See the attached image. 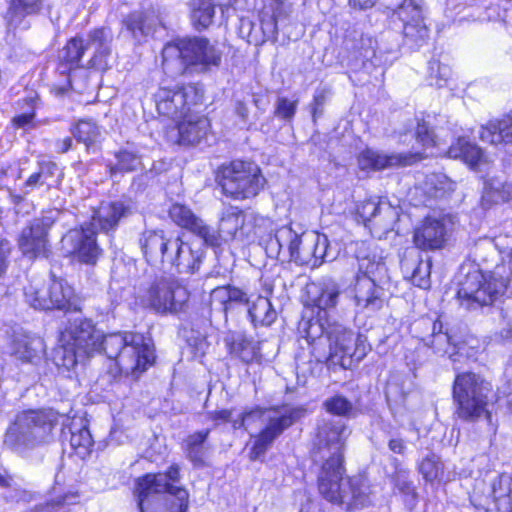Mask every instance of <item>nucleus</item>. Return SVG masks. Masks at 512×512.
<instances>
[{
  "mask_svg": "<svg viewBox=\"0 0 512 512\" xmlns=\"http://www.w3.org/2000/svg\"><path fill=\"white\" fill-rule=\"evenodd\" d=\"M302 328L318 362L350 369L371 350L366 337L324 317L305 321Z\"/></svg>",
  "mask_w": 512,
  "mask_h": 512,
  "instance_id": "f257e3e1",
  "label": "nucleus"
},
{
  "mask_svg": "<svg viewBox=\"0 0 512 512\" xmlns=\"http://www.w3.org/2000/svg\"><path fill=\"white\" fill-rule=\"evenodd\" d=\"M507 237L499 236L495 246L502 255V262L497 264L489 274L480 270L469 272L460 283L457 292L460 304L467 309L487 306L503 296L512 275V250L504 246Z\"/></svg>",
  "mask_w": 512,
  "mask_h": 512,
  "instance_id": "f03ea898",
  "label": "nucleus"
},
{
  "mask_svg": "<svg viewBox=\"0 0 512 512\" xmlns=\"http://www.w3.org/2000/svg\"><path fill=\"white\" fill-rule=\"evenodd\" d=\"M306 410L302 407L283 405L269 409H253L240 413L232 420L234 429L245 428L251 431L257 423L264 427L254 437L250 450V458L256 460L263 456L271 447L272 443L284 430L290 427L297 420L305 415Z\"/></svg>",
  "mask_w": 512,
  "mask_h": 512,
  "instance_id": "7ed1b4c3",
  "label": "nucleus"
},
{
  "mask_svg": "<svg viewBox=\"0 0 512 512\" xmlns=\"http://www.w3.org/2000/svg\"><path fill=\"white\" fill-rule=\"evenodd\" d=\"M344 462L321 463L318 489L328 502L346 510L364 508L371 504V490L367 481L360 477L344 478Z\"/></svg>",
  "mask_w": 512,
  "mask_h": 512,
  "instance_id": "20e7f679",
  "label": "nucleus"
},
{
  "mask_svg": "<svg viewBox=\"0 0 512 512\" xmlns=\"http://www.w3.org/2000/svg\"><path fill=\"white\" fill-rule=\"evenodd\" d=\"M141 250L150 264L167 263L180 273L198 269V257L182 238L162 229H147L139 239Z\"/></svg>",
  "mask_w": 512,
  "mask_h": 512,
  "instance_id": "39448f33",
  "label": "nucleus"
},
{
  "mask_svg": "<svg viewBox=\"0 0 512 512\" xmlns=\"http://www.w3.org/2000/svg\"><path fill=\"white\" fill-rule=\"evenodd\" d=\"M104 353L114 359L119 371L134 379L154 362L151 340L139 333L125 332L107 335L103 341Z\"/></svg>",
  "mask_w": 512,
  "mask_h": 512,
  "instance_id": "423d86ee",
  "label": "nucleus"
},
{
  "mask_svg": "<svg viewBox=\"0 0 512 512\" xmlns=\"http://www.w3.org/2000/svg\"><path fill=\"white\" fill-rule=\"evenodd\" d=\"M104 335L87 318H70L60 334V347L57 354L62 357V365L67 369L74 367L96 352L104 351Z\"/></svg>",
  "mask_w": 512,
  "mask_h": 512,
  "instance_id": "0eeeda50",
  "label": "nucleus"
},
{
  "mask_svg": "<svg viewBox=\"0 0 512 512\" xmlns=\"http://www.w3.org/2000/svg\"><path fill=\"white\" fill-rule=\"evenodd\" d=\"M163 66L173 74H183L189 66H217L221 54L205 38L180 40L165 45L162 51Z\"/></svg>",
  "mask_w": 512,
  "mask_h": 512,
  "instance_id": "6e6552de",
  "label": "nucleus"
},
{
  "mask_svg": "<svg viewBox=\"0 0 512 512\" xmlns=\"http://www.w3.org/2000/svg\"><path fill=\"white\" fill-rule=\"evenodd\" d=\"M165 475H145L137 480L136 492L141 512H186L188 492L184 488H169Z\"/></svg>",
  "mask_w": 512,
  "mask_h": 512,
  "instance_id": "1a4fd4ad",
  "label": "nucleus"
},
{
  "mask_svg": "<svg viewBox=\"0 0 512 512\" xmlns=\"http://www.w3.org/2000/svg\"><path fill=\"white\" fill-rule=\"evenodd\" d=\"M217 178L223 194L234 200L257 196L266 182L258 165L239 160L222 165Z\"/></svg>",
  "mask_w": 512,
  "mask_h": 512,
  "instance_id": "9d476101",
  "label": "nucleus"
},
{
  "mask_svg": "<svg viewBox=\"0 0 512 512\" xmlns=\"http://www.w3.org/2000/svg\"><path fill=\"white\" fill-rule=\"evenodd\" d=\"M55 416L43 411H25L9 427L5 443L16 451L33 449L46 442L55 426Z\"/></svg>",
  "mask_w": 512,
  "mask_h": 512,
  "instance_id": "9b49d317",
  "label": "nucleus"
},
{
  "mask_svg": "<svg viewBox=\"0 0 512 512\" xmlns=\"http://www.w3.org/2000/svg\"><path fill=\"white\" fill-rule=\"evenodd\" d=\"M490 383L478 374L465 372L458 374L454 380L453 398L457 404L456 413L459 418L473 421L486 414Z\"/></svg>",
  "mask_w": 512,
  "mask_h": 512,
  "instance_id": "f8f14e48",
  "label": "nucleus"
},
{
  "mask_svg": "<svg viewBox=\"0 0 512 512\" xmlns=\"http://www.w3.org/2000/svg\"><path fill=\"white\" fill-rule=\"evenodd\" d=\"M190 293L172 277L155 278L143 291L140 300L143 306L162 315L186 312Z\"/></svg>",
  "mask_w": 512,
  "mask_h": 512,
  "instance_id": "ddd939ff",
  "label": "nucleus"
},
{
  "mask_svg": "<svg viewBox=\"0 0 512 512\" xmlns=\"http://www.w3.org/2000/svg\"><path fill=\"white\" fill-rule=\"evenodd\" d=\"M351 429L342 420L321 419L316 428L313 457L318 463L344 462V451Z\"/></svg>",
  "mask_w": 512,
  "mask_h": 512,
  "instance_id": "4468645a",
  "label": "nucleus"
},
{
  "mask_svg": "<svg viewBox=\"0 0 512 512\" xmlns=\"http://www.w3.org/2000/svg\"><path fill=\"white\" fill-rule=\"evenodd\" d=\"M383 4L402 22L408 44L421 46L426 41L428 28L423 22L421 6L415 0H383Z\"/></svg>",
  "mask_w": 512,
  "mask_h": 512,
  "instance_id": "2eb2a0df",
  "label": "nucleus"
},
{
  "mask_svg": "<svg viewBox=\"0 0 512 512\" xmlns=\"http://www.w3.org/2000/svg\"><path fill=\"white\" fill-rule=\"evenodd\" d=\"M61 246L65 254L88 265H94L101 255V249L96 241V232L90 225L69 230L62 237Z\"/></svg>",
  "mask_w": 512,
  "mask_h": 512,
  "instance_id": "dca6fc26",
  "label": "nucleus"
},
{
  "mask_svg": "<svg viewBox=\"0 0 512 512\" xmlns=\"http://www.w3.org/2000/svg\"><path fill=\"white\" fill-rule=\"evenodd\" d=\"M41 291L35 285H29L25 288L26 302L35 309L49 310V309H69L73 297V289L62 280H52L47 287V298H37Z\"/></svg>",
  "mask_w": 512,
  "mask_h": 512,
  "instance_id": "f3484780",
  "label": "nucleus"
},
{
  "mask_svg": "<svg viewBox=\"0 0 512 512\" xmlns=\"http://www.w3.org/2000/svg\"><path fill=\"white\" fill-rule=\"evenodd\" d=\"M191 95L196 96L193 86L176 89L160 87L155 94L159 114L176 121L186 117L187 113L191 112V101H188Z\"/></svg>",
  "mask_w": 512,
  "mask_h": 512,
  "instance_id": "a211bd4d",
  "label": "nucleus"
},
{
  "mask_svg": "<svg viewBox=\"0 0 512 512\" xmlns=\"http://www.w3.org/2000/svg\"><path fill=\"white\" fill-rule=\"evenodd\" d=\"M421 152L384 153L367 148L357 158L358 166L363 171L384 170L389 168L405 167L423 159Z\"/></svg>",
  "mask_w": 512,
  "mask_h": 512,
  "instance_id": "6ab92c4d",
  "label": "nucleus"
},
{
  "mask_svg": "<svg viewBox=\"0 0 512 512\" xmlns=\"http://www.w3.org/2000/svg\"><path fill=\"white\" fill-rule=\"evenodd\" d=\"M86 50H89L87 40L75 37L69 40L66 46L59 54V67L58 70L61 74L68 75V83L74 90L81 91L85 88V83L78 82L80 76L86 77L87 72L79 69V62Z\"/></svg>",
  "mask_w": 512,
  "mask_h": 512,
  "instance_id": "aec40b11",
  "label": "nucleus"
},
{
  "mask_svg": "<svg viewBox=\"0 0 512 512\" xmlns=\"http://www.w3.org/2000/svg\"><path fill=\"white\" fill-rule=\"evenodd\" d=\"M49 217L35 219L24 228L19 238V248L28 258L45 256L48 246V230L52 225Z\"/></svg>",
  "mask_w": 512,
  "mask_h": 512,
  "instance_id": "412c9836",
  "label": "nucleus"
},
{
  "mask_svg": "<svg viewBox=\"0 0 512 512\" xmlns=\"http://www.w3.org/2000/svg\"><path fill=\"white\" fill-rule=\"evenodd\" d=\"M169 216L176 225L198 235L206 244L210 246L218 244L217 232L198 218L189 207L179 203L173 204L169 210Z\"/></svg>",
  "mask_w": 512,
  "mask_h": 512,
  "instance_id": "4be33fe9",
  "label": "nucleus"
},
{
  "mask_svg": "<svg viewBox=\"0 0 512 512\" xmlns=\"http://www.w3.org/2000/svg\"><path fill=\"white\" fill-rule=\"evenodd\" d=\"M250 217L237 207L227 208L219 223V234L225 240L246 241L253 234Z\"/></svg>",
  "mask_w": 512,
  "mask_h": 512,
  "instance_id": "5701e85b",
  "label": "nucleus"
},
{
  "mask_svg": "<svg viewBox=\"0 0 512 512\" xmlns=\"http://www.w3.org/2000/svg\"><path fill=\"white\" fill-rule=\"evenodd\" d=\"M182 119L183 121L168 132V138L183 145L199 144L207 136L210 127L208 119L190 112Z\"/></svg>",
  "mask_w": 512,
  "mask_h": 512,
  "instance_id": "b1692460",
  "label": "nucleus"
},
{
  "mask_svg": "<svg viewBox=\"0 0 512 512\" xmlns=\"http://www.w3.org/2000/svg\"><path fill=\"white\" fill-rule=\"evenodd\" d=\"M446 240L447 221L445 218L427 217L414 232V243L423 250L442 248Z\"/></svg>",
  "mask_w": 512,
  "mask_h": 512,
  "instance_id": "393cba45",
  "label": "nucleus"
},
{
  "mask_svg": "<svg viewBox=\"0 0 512 512\" xmlns=\"http://www.w3.org/2000/svg\"><path fill=\"white\" fill-rule=\"evenodd\" d=\"M112 32L107 28H100L91 31L87 38L89 49L93 55L88 62L90 68L105 71L110 68Z\"/></svg>",
  "mask_w": 512,
  "mask_h": 512,
  "instance_id": "a878e982",
  "label": "nucleus"
},
{
  "mask_svg": "<svg viewBox=\"0 0 512 512\" xmlns=\"http://www.w3.org/2000/svg\"><path fill=\"white\" fill-rule=\"evenodd\" d=\"M354 299L358 308L377 311L383 306V289L367 275L356 276Z\"/></svg>",
  "mask_w": 512,
  "mask_h": 512,
  "instance_id": "bb28decb",
  "label": "nucleus"
},
{
  "mask_svg": "<svg viewBox=\"0 0 512 512\" xmlns=\"http://www.w3.org/2000/svg\"><path fill=\"white\" fill-rule=\"evenodd\" d=\"M132 205L128 201L102 202L92 216L91 227L99 226L100 230L108 232L113 230L120 219L129 215Z\"/></svg>",
  "mask_w": 512,
  "mask_h": 512,
  "instance_id": "cd10ccee",
  "label": "nucleus"
},
{
  "mask_svg": "<svg viewBox=\"0 0 512 512\" xmlns=\"http://www.w3.org/2000/svg\"><path fill=\"white\" fill-rule=\"evenodd\" d=\"M41 0H10L5 14L6 26L11 32L14 30L26 31L30 27L27 17L39 12Z\"/></svg>",
  "mask_w": 512,
  "mask_h": 512,
  "instance_id": "c85d7f7f",
  "label": "nucleus"
},
{
  "mask_svg": "<svg viewBox=\"0 0 512 512\" xmlns=\"http://www.w3.org/2000/svg\"><path fill=\"white\" fill-rule=\"evenodd\" d=\"M447 154L450 158L461 159L472 170H481L488 163V158L481 148L463 137L458 138L449 147Z\"/></svg>",
  "mask_w": 512,
  "mask_h": 512,
  "instance_id": "c756f323",
  "label": "nucleus"
},
{
  "mask_svg": "<svg viewBox=\"0 0 512 512\" xmlns=\"http://www.w3.org/2000/svg\"><path fill=\"white\" fill-rule=\"evenodd\" d=\"M310 302L320 310L334 307L340 294L339 285L331 278L311 284L307 288Z\"/></svg>",
  "mask_w": 512,
  "mask_h": 512,
  "instance_id": "7c9ffc66",
  "label": "nucleus"
},
{
  "mask_svg": "<svg viewBox=\"0 0 512 512\" xmlns=\"http://www.w3.org/2000/svg\"><path fill=\"white\" fill-rule=\"evenodd\" d=\"M247 31L246 38L248 43L255 46L262 45L263 43L277 39V22L273 17H268L261 20L259 28H255L254 24L248 19L241 20L240 32L244 34Z\"/></svg>",
  "mask_w": 512,
  "mask_h": 512,
  "instance_id": "2f4dec72",
  "label": "nucleus"
},
{
  "mask_svg": "<svg viewBox=\"0 0 512 512\" xmlns=\"http://www.w3.org/2000/svg\"><path fill=\"white\" fill-rule=\"evenodd\" d=\"M249 303L247 294L239 288L232 286H221L212 290L211 305L226 313L232 309L234 305H246Z\"/></svg>",
  "mask_w": 512,
  "mask_h": 512,
  "instance_id": "473e14b6",
  "label": "nucleus"
},
{
  "mask_svg": "<svg viewBox=\"0 0 512 512\" xmlns=\"http://www.w3.org/2000/svg\"><path fill=\"white\" fill-rule=\"evenodd\" d=\"M158 22V17L153 13L133 12L124 19L123 24L134 39L141 40L154 31Z\"/></svg>",
  "mask_w": 512,
  "mask_h": 512,
  "instance_id": "72a5a7b5",
  "label": "nucleus"
},
{
  "mask_svg": "<svg viewBox=\"0 0 512 512\" xmlns=\"http://www.w3.org/2000/svg\"><path fill=\"white\" fill-rule=\"evenodd\" d=\"M358 274L359 276L367 275L372 278L375 283H382L388 278V270L383 258L376 254L364 255L361 252L357 254Z\"/></svg>",
  "mask_w": 512,
  "mask_h": 512,
  "instance_id": "f704fd0d",
  "label": "nucleus"
},
{
  "mask_svg": "<svg viewBox=\"0 0 512 512\" xmlns=\"http://www.w3.org/2000/svg\"><path fill=\"white\" fill-rule=\"evenodd\" d=\"M456 188L455 182L442 173L426 175L419 184L418 189L428 198H441L453 192Z\"/></svg>",
  "mask_w": 512,
  "mask_h": 512,
  "instance_id": "c9c22d12",
  "label": "nucleus"
},
{
  "mask_svg": "<svg viewBox=\"0 0 512 512\" xmlns=\"http://www.w3.org/2000/svg\"><path fill=\"white\" fill-rule=\"evenodd\" d=\"M44 351V343L39 337L23 335L14 340L13 353L22 362L32 363L39 359Z\"/></svg>",
  "mask_w": 512,
  "mask_h": 512,
  "instance_id": "e433bc0d",
  "label": "nucleus"
},
{
  "mask_svg": "<svg viewBox=\"0 0 512 512\" xmlns=\"http://www.w3.org/2000/svg\"><path fill=\"white\" fill-rule=\"evenodd\" d=\"M480 138L493 145L512 143V119L506 118L490 122L483 126L480 132Z\"/></svg>",
  "mask_w": 512,
  "mask_h": 512,
  "instance_id": "4c0bfd02",
  "label": "nucleus"
},
{
  "mask_svg": "<svg viewBox=\"0 0 512 512\" xmlns=\"http://www.w3.org/2000/svg\"><path fill=\"white\" fill-rule=\"evenodd\" d=\"M398 217L399 211L396 207H393L388 202H381L379 212H377L375 218H372V223L369 227L375 236L381 238L394 229Z\"/></svg>",
  "mask_w": 512,
  "mask_h": 512,
  "instance_id": "58836bf2",
  "label": "nucleus"
},
{
  "mask_svg": "<svg viewBox=\"0 0 512 512\" xmlns=\"http://www.w3.org/2000/svg\"><path fill=\"white\" fill-rule=\"evenodd\" d=\"M215 15L214 0H191V21L197 30L208 28Z\"/></svg>",
  "mask_w": 512,
  "mask_h": 512,
  "instance_id": "ea45409f",
  "label": "nucleus"
},
{
  "mask_svg": "<svg viewBox=\"0 0 512 512\" xmlns=\"http://www.w3.org/2000/svg\"><path fill=\"white\" fill-rule=\"evenodd\" d=\"M300 242V235L293 231L291 227L282 226L276 230L274 237L270 239L269 247L272 250L277 248L278 253L287 250L292 259Z\"/></svg>",
  "mask_w": 512,
  "mask_h": 512,
  "instance_id": "a19ab883",
  "label": "nucleus"
},
{
  "mask_svg": "<svg viewBox=\"0 0 512 512\" xmlns=\"http://www.w3.org/2000/svg\"><path fill=\"white\" fill-rule=\"evenodd\" d=\"M210 430H202L189 435L183 443V448L187 458L194 464H202L205 457V442L209 436Z\"/></svg>",
  "mask_w": 512,
  "mask_h": 512,
  "instance_id": "79ce46f5",
  "label": "nucleus"
},
{
  "mask_svg": "<svg viewBox=\"0 0 512 512\" xmlns=\"http://www.w3.org/2000/svg\"><path fill=\"white\" fill-rule=\"evenodd\" d=\"M251 321L262 326L271 325L276 319V311L272 307L270 300L266 297L258 296L248 309Z\"/></svg>",
  "mask_w": 512,
  "mask_h": 512,
  "instance_id": "37998d69",
  "label": "nucleus"
},
{
  "mask_svg": "<svg viewBox=\"0 0 512 512\" xmlns=\"http://www.w3.org/2000/svg\"><path fill=\"white\" fill-rule=\"evenodd\" d=\"M229 351L244 363H251L259 359L258 343L243 336L235 338L229 345Z\"/></svg>",
  "mask_w": 512,
  "mask_h": 512,
  "instance_id": "c03bdc74",
  "label": "nucleus"
},
{
  "mask_svg": "<svg viewBox=\"0 0 512 512\" xmlns=\"http://www.w3.org/2000/svg\"><path fill=\"white\" fill-rule=\"evenodd\" d=\"M72 134L87 148L95 146L101 139L102 133L96 123L90 120L79 121L72 129Z\"/></svg>",
  "mask_w": 512,
  "mask_h": 512,
  "instance_id": "a18cd8bd",
  "label": "nucleus"
},
{
  "mask_svg": "<svg viewBox=\"0 0 512 512\" xmlns=\"http://www.w3.org/2000/svg\"><path fill=\"white\" fill-rule=\"evenodd\" d=\"M300 238V245H297L296 252L294 253L292 260L301 264H311L313 266V256L315 255V249H317L318 234L302 233Z\"/></svg>",
  "mask_w": 512,
  "mask_h": 512,
  "instance_id": "49530a36",
  "label": "nucleus"
},
{
  "mask_svg": "<svg viewBox=\"0 0 512 512\" xmlns=\"http://www.w3.org/2000/svg\"><path fill=\"white\" fill-rule=\"evenodd\" d=\"M116 163L109 164L110 173L115 176L118 173H127L137 170L141 165L140 157L127 149L115 154Z\"/></svg>",
  "mask_w": 512,
  "mask_h": 512,
  "instance_id": "de8ad7c7",
  "label": "nucleus"
},
{
  "mask_svg": "<svg viewBox=\"0 0 512 512\" xmlns=\"http://www.w3.org/2000/svg\"><path fill=\"white\" fill-rule=\"evenodd\" d=\"M76 497L77 495L73 493L55 495L45 502L36 505L33 512H70L69 510L61 509H64L65 506L71 504L72 500H75Z\"/></svg>",
  "mask_w": 512,
  "mask_h": 512,
  "instance_id": "09e8293b",
  "label": "nucleus"
},
{
  "mask_svg": "<svg viewBox=\"0 0 512 512\" xmlns=\"http://www.w3.org/2000/svg\"><path fill=\"white\" fill-rule=\"evenodd\" d=\"M419 471L426 481L432 482L441 479L443 465L436 455L431 454L422 460L419 465Z\"/></svg>",
  "mask_w": 512,
  "mask_h": 512,
  "instance_id": "8fccbe9b",
  "label": "nucleus"
},
{
  "mask_svg": "<svg viewBox=\"0 0 512 512\" xmlns=\"http://www.w3.org/2000/svg\"><path fill=\"white\" fill-rule=\"evenodd\" d=\"M7 41L11 46L9 54L10 59L23 61L29 58L31 52L27 45L17 37V30L12 29L11 32H9V29L7 28Z\"/></svg>",
  "mask_w": 512,
  "mask_h": 512,
  "instance_id": "3c124183",
  "label": "nucleus"
},
{
  "mask_svg": "<svg viewBox=\"0 0 512 512\" xmlns=\"http://www.w3.org/2000/svg\"><path fill=\"white\" fill-rule=\"evenodd\" d=\"M70 444L74 450L80 455H85L93 445V439L90 431L86 427H82L77 431L71 432Z\"/></svg>",
  "mask_w": 512,
  "mask_h": 512,
  "instance_id": "603ef678",
  "label": "nucleus"
},
{
  "mask_svg": "<svg viewBox=\"0 0 512 512\" xmlns=\"http://www.w3.org/2000/svg\"><path fill=\"white\" fill-rule=\"evenodd\" d=\"M40 177H42V184L47 187L58 185L61 181L63 173L58 165L51 161H43L39 163Z\"/></svg>",
  "mask_w": 512,
  "mask_h": 512,
  "instance_id": "864d4df0",
  "label": "nucleus"
},
{
  "mask_svg": "<svg viewBox=\"0 0 512 512\" xmlns=\"http://www.w3.org/2000/svg\"><path fill=\"white\" fill-rule=\"evenodd\" d=\"M325 410L337 416H349L353 410V404L343 396L335 395L326 399L323 403Z\"/></svg>",
  "mask_w": 512,
  "mask_h": 512,
  "instance_id": "5fc2aeb1",
  "label": "nucleus"
},
{
  "mask_svg": "<svg viewBox=\"0 0 512 512\" xmlns=\"http://www.w3.org/2000/svg\"><path fill=\"white\" fill-rule=\"evenodd\" d=\"M430 346L433 348L435 353L448 355L450 358L453 357L456 349V346L451 343V337L449 334L441 331L433 333Z\"/></svg>",
  "mask_w": 512,
  "mask_h": 512,
  "instance_id": "6e6d98bb",
  "label": "nucleus"
},
{
  "mask_svg": "<svg viewBox=\"0 0 512 512\" xmlns=\"http://www.w3.org/2000/svg\"><path fill=\"white\" fill-rule=\"evenodd\" d=\"M429 70L430 84L437 87H443L452 74L449 66L443 65L437 61L430 62Z\"/></svg>",
  "mask_w": 512,
  "mask_h": 512,
  "instance_id": "4d7b16f0",
  "label": "nucleus"
},
{
  "mask_svg": "<svg viewBox=\"0 0 512 512\" xmlns=\"http://www.w3.org/2000/svg\"><path fill=\"white\" fill-rule=\"evenodd\" d=\"M417 265L413 268L410 274L412 283L420 288H427L429 286L430 276V261H415Z\"/></svg>",
  "mask_w": 512,
  "mask_h": 512,
  "instance_id": "13d9d810",
  "label": "nucleus"
},
{
  "mask_svg": "<svg viewBox=\"0 0 512 512\" xmlns=\"http://www.w3.org/2000/svg\"><path fill=\"white\" fill-rule=\"evenodd\" d=\"M298 101H291L286 97H279L276 101L274 114L283 120H291L297 109Z\"/></svg>",
  "mask_w": 512,
  "mask_h": 512,
  "instance_id": "bf43d9fd",
  "label": "nucleus"
},
{
  "mask_svg": "<svg viewBox=\"0 0 512 512\" xmlns=\"http://www.w3.org/2000/svg\"><path fill=\"white\" fill-rule=\"evenodd\" d=\"M416 140L423 146L424 149L436 145V137L434 132L430 129L426 122L418 123L416 130Z\"/></svg>",
  "mask_w": 512,
  "mask_h": 512,
  "instance_id": "052dcab7",
  "label": "nucleus"
},
{
  "mask_svg": "<svg viewBox=\"0 0 512 512\" xmlns=\"http://www.w3.org/2000/svg\"><path fill=\"white\" fill-rule=\"evenodd\" d=\"M381 202L382 201L376 202L375 200H367L358 207V214L366 225L370 226L372 223V218H375V215L379 212Z\"/></svg>",
  "mask_w": 512,
  "mask_h": 512,
  "instance_id": "680f3d73",
  "label": "nucleus"
},
{
  "mask_svg": "<svg viewBox=\"0 0 512 512\" xmlns=\"http://www.w3.org/2000/svg\"><path fill=\"white\" fill-rule=\"evenodd\" d=\"M12 246L8 240H0V280L4 277L9 266Z\"/></svg>",
  "mask_w": 512,
  "mask_h": 512,
  "instance_id": "e2e57ef3",
  "label": "nucleus"
},
{
  "mask_svg": "<svg viewBox=\"0 0 512 512\" xmlns=\"http://www.w3.org/2000/svg\"><path fill=\"white\" fill-rule=\"evenodd\" d=\"M316 248L315 255L313 256V266L320 265L328 257V241L325 235L318 234V243Z\"/></svg>",
  "mask_w": 512,
  "mask_h": 512,
  "instance_id": "0e129e2a",
  "label": "nucleus"
},
{
  "mask_svg": "<svg viewBox=\"0 0 512 512\" xmlns=\"http://www.w3.org/2000/svg\"><path fill=\"white\" fill-rule=\"evenodd\" d=\"M325 101H326V94L323 90L318 91L314 95L313 103H312V113H313L314 119L316 118L317 115L322 114V107L325 104Z\"/></svg>",
  "mask_w": 512,
  "mask_h": 512,
  "instance_id": "69168bd1",
  "label": "nucleus"
},
{
  "mask_svg": "<svg viewBox=\"0 0 512 512\" xmlns=\"http://www.w3.org/2000/svg\"><path fill=\"white\" fill-rule=\"evenodd\" d=\"M34 118V113H24L13 118V123L18 128H28L31 126Z\"/></svg>",
  "mask_w": 512,
  "mask_h": 512,
  "instance_id": "338daca9",
  "label": "nucleus"
},
{
  "mask_svg": "<svg viewBox=\"0 0 512 512\" xmlns=\"http://www.w3.org/2000/svg\"><path fill=\"white\" fill-rule=\"evenodd\" d=\"M209 416H210V419L215 421L216 424L220 423V422H228L230 421L232 423V411L230 410H227V409H222V410H219V411H214V412H211L209 413Z\"/></svg>",
  "mask_w": 512,
  "mask_h": 512,
  "instance_id": "774afa93",
  "label": "nucleus"
}]
</instances>
